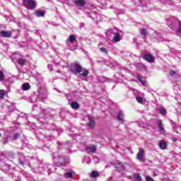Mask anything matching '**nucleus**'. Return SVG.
Masks as SVG:
<instances>
[{"label":"nucleus","mask_w":181,"mask_h":181,"mask_svg":"<svg viewBox=\"0 0 181 181\" xmlns=\"http://www.w3.org/2000/svg\"><path fill=\"white\" fill-rule=\"evenodd\" d=\"M71 71L75 74V76H77V74H80V73L83 71V66H81L78 62H74L71 66Z\"/></svg>","instance_id":"obj_1"},{"label":"nucleus","mask_w":181,"mask_h":181,"mask_svg":"<svg viewBox=\"0 0 181 181\" xmlns=\"http://www.w3.org/2000/svg\"><path fill=\"white\" fill-rule=\"evenodd\" d=\"M23 5L27 9H35L36 8L35 0H23Z\"/></svg>","instance_id":"obj_2"},{"label":"nucleus","mask_w":181,"mask_h":181,"mask_svg":"<svg viewBox=\"0 0 181 181\" xmlns=\"http://www.w3.org/2000/svg\"><path fill=\"white\" fill-rule=\"evenodd\" d=\"M66 163H69V157L64 158L59 156L57 163V166H63V165H66Z\"/></svg>","instance_id":"obj_3"},{"label":"nucleus","mask_w":181,"mask_h":181,"mask_svg":"<svg viewBox=\"0 0 181 181\" xmlns=\"http://www.w3.org/2000/svg\"><path fill=\"white\" fill-rule=\"evenodd\" d=\"M39 98L41 100H45V98H47V90L45 88H40L39 89Z\"/></svg>","instance_id":"obj_4"},{"label":"nucleus","mask_w":181,"mask_h":181,"mask_svg":"<svg viewBox=\"0 0 181 181\" xmlns=\"http://www.w3.org/2000/svg\"><path fill=\"white\" fill-rule=\"evenodd\" d=\"M96 151H97V146L90 145V146H88L86 148V151L87 152V153H95Z\"/></svg>","instance_id":"obj_5"},{"label":"nucleus","mask_w":181,"mask_h":181,"mask_svg":"<svg viewBox=\"0 0 181 181\" xmlns=\"http://www.w3.org/2000/svg\"><path fill=\"white\" fill-rule=\"evenodd\" d=\"M144 57L148 63H153L155 62V57L151 54H146Z\"/></svg>","instance_id":"obj_6"},{"label":"nucleus","mask_w":181,"mask_h":181,"mask_svg":"<svg viewBox=\"0 0 181 181\" xmlns=\"http://www.w3.org/2000/svg\"><path fill=\"white\" fill-rule=\"evenodd\" d=\"M74 4L76 8H83L86 5V0H74Z\"/></svg>","instance_id":"obj_7"},{"label":"nucleus","mask_w":181,"mask_h":181,"mask_svg":"<svg viewBox=\"0 0 181 181\" xmlns=\"http://www.w3.org/2000/svg\"><path fill=\"white\" fill-rule=\"evenodd\" d=\"M144 156H145V151L140 148L136 156L138 160H139L140 162H144Z\"/></svg>","instance_id":"obj_8"},{"label":"nucleus","mask_w":181,"mask_h":181,"mask_svg":"<svg viewBox=\"0 0 181 181\" xmlns=\"http://www.w3.org/2000/svg\"><path fill=\"white\" fill-rule=\"evenodd\" d=\"M157 124H158L159 132H160V134H165L166 133V131L165 130V128H163V124H162V120H158Z\"/></svg>","instance_id":"obj_9"},{"label":"nucleus","mask_w":181,"mask_h":181,"mask_svg":"<svg viewBox=\"0 0 181 181\" xmlns=\"http://www.w3.org/2000/svg\"><path fill=\"white\" fill-rule=\"evenodd\" d=\"M88 121L89 123L88 124V127H89V128H94V127L95 126V119H94V117L89 116Z\"/></svg>","instance_id":"obj_10"},{"label":"nucleus","mask_w":181,"mask_h":181,"mask_svg":"<svg viewBox=\"0 0 181 181\" xmlns=\"http://www.w3.org/2000/svg\"><path fill=\"white\" fill-rule=\"evenodd\" d=\"M34 15L37 16V18H43L45 15H46V12L43 11L42 10H37L35 13Z\"/></svg>","instance_id":"obj_11"},{"label":"nucleus","mask_w":181,"mask_h":181,"mask_svg":"<svg viewBox=\"0 0 181 181\" xmlns=\"http://www.w3.org/2000/svg\"><path fill=\"white\" fill-rule=\"evenodd\" d=\"M0 35L3 37H11V36H12V33L9 30H3L1 31Z\"/></svg>","instance_id":"obj_12"},{"label":"nucleus","mask_w":181,"mask_h":181,"mask_svg":"<svg viewBox=\"0 0 181 181\" xmlns=\"http://www.w3.org/2000/svg\"><path fill=\"white\" fill-rule=\"evenodd\" d=\"M27 62L28 59L25 57H21L18 59V63L20 66H25Z\"/></svg>","instance_id":"obj_13"},{"label":"nucleus","mask_w":181,"mask_h":181,"mask_svg":"<svg viewBox=\"0 0 181 181\" xmlns=\"http://www.w3.org/2000/svg\"><path fill=\"white\" fill-rule=\"evenodd\" d=\"M117 119L118 121H122L124 122V112L122 110H119L117 114Z\"/></svg>","instance_id":"obj_14"},{"label":"nucleus","mask_w":181,"mask_h":181,"mask_svg":"<svg viewBox=\"0 0 181 181\" xmlns=\"http://www.w3.org/2000/svg\"><path fill=\"white\" fill-rule=\"evenodd\" d=\"M73 175H74V172L69 171L64 173V176L66 179H73Z\"/></svg>","instance_id":"obj_15"},{"label":"nucleus","mask_w":181,"mask_h":181,"mask_svg":"<svg viewBox=\"0 0 181 181\" xmlns=\"http://www.w3.org/2000/svg\"><path fill=\"white\" fill-rule=\"evenodd\" d=\"M121 40V35L118 33H115L113 36V42H118Z\"/></svg>","instance_id":"obj_16"},{"label":"nucleus","mask_w":181,"mask_h":181,"mask_svg":"<svg viewBox=\"0 0 181 181\" xmlns=\"http://www.w3.org/2000/svg\"><path fill=\"white\" fill-rule=\"evenodd\" d=\"M136 100L137 103H139V104H144V103H145V101H146L145 99L139 95H136Z\"/></svg>","instance_id":"obj_17"},{"label":"nucleus","mask_w":181,"mask_h":181,"mask_svg":"<svg viewBox=\"0 0 181 181\" xmlns=\"http://www.w3.org/2000/svg\"><path fill=\"white\" fill-rule=\"evenodd\" d=\"M70 105L74 110H78L80 107V105H78V103L77 102H72L70 103Z\"/></svg>","instance_id":"obj_18"},{"label":"nucleus","mask_w":181,"mask_h":181,"mask_svg":"<svg viewBox=\"0 0 181 181\" xmlns=\"http://www.w3.org/2000/svg\"><path fill=\"white\" fill-rule=\"evenodd\" d=\"M22 90L23 91H28V90H30V85L28 83H25L22 86Z\"/></svg>","instance_id":"obj_19"},{"label":"nucleus","mask_w":181,"mask_h":181,"mask_svg":"<svg viewBox=\"0 0 181 181\" xmlns=\"http://www.w3.org/2000/svg\"><path fill=\"white\" fill-rule=\"evenodd\" d=\"M158 110L161 115H166V109L165 107L160 106L158 107Z\"/></svg>","instance_id":"obj_20"},{"label":"nucleus","mask_w":181,"mask_h":181,"mask_svg":"<svg viewBox=\"0 0 181 181\" xmlns=\"http://www.w3.org/2000/svg\"><path fill=\"white\" fill-rule=\"evenodd\" d=\"M168 146V144H166V142L161 141L159 143V147L160 148V149L165 150L166 149Z\"/></svg>","instance_id":"obj_21"},{"label":"nucleus","mask_w":181,"mask_h":181,"mask_svg":"<svg viewBox=\"0 0 181 181\" xmlns=\"http://www.w3.org/2000/svg\"><path fill=\"white\" fill-rule=\"evenodd\" d=\"M81 73L82 74H81V76H82V77H87V76H88V74H89L88 70H87L84 68H83Z\"/></svg>","instance_id":"obj_22"},{"label":"nucleus","mask_w":181,"mask_h":181,"mask_svg":"<svg viewBox=\"0 0 181 181\" xmlns=\"http://www.w3.org/2000/svg\"><path fill=\"white\" fill-rule=\"evenodd\" d=\"M137 80L141 83L143 84V86H146V81L142 80V76H137Z\"/></svg>","instance_id":"obj_23"},{"label":"nucleus","mask_w":181,"mask_h":181,"mask_svg":"<svg viewBox=\"0 0 181 181\" xmlns=\"http://www.w3.org/2000/svg\"><path fill=\"white\" fill-rule=\"evenodd\" d=\"M100 176V174L98 171H93L90 174V177H98Z\"/></svg>","instance_id":"obj_24"},{"label":"nucleus","mask_w":181,"mask_h":181,"mask_svg":"<svg viewBox=\"0 0 181 181\" xmlns=\"http://www.w3.org/2000/svg\"><path fill=\"white\" fill-rule=\"evenodd\" d=\"M164 1H165L164 4L166 6H169V5H173V1H172L170 0H164Z\"/></svg>","instance_id":"obj_25"},{"label":"nucleus","mask_w":181,"mask_h":181,"mask_svg":"<svg viewBox=\"0 0 181 181\" xmlns=\"http://www.w3.org/2000/svg\"><path fill=\"white\" fill-rule=\"evenodd\" d=\"M75 40H76V35H71L69 36V42H71V43H73V42H74Z\"/></svg>","instance_id":"obj_26"},{"label":"nucleus","mask_w":181,"mask_h":181,"mask_svg":"<svg viewBox=\"0 0 181 181\" xmlns=\"http://www.w3.org/2000/svg\"><path fill=\"white\" fill-rule=\"evenodd\" d=\"M5 78V75L2 71H0V81H4Z\"/></svg>","instance_id":"obj_27"},{"label":"nucleus","mask_w":181,"mask_h":181,"mask_svg":"<svg viewBox=\"0 0 181 181\" xmlns=\"http://www.w3.org/2000/svg\"><path fill=\"white\" fill-rule=\"evenodd\" d=\"M138 124L139 127H141V128H145V127L146 126V124H145V122L142 121H139Z\"/></svg>","instance_id":"obj_28"},{"label":"nucleus","mask_w":181,"mask_h":181,"mask_svg":"<svg viewBox=\"0 0 181 181\" xmlns=\"http://www.w3.org/2000/svg\"><path fill=\"white\" fill-rule=\"evenodd\" d=\"M134 179L136 180L141 181L142 178L141 177V175L139 174H135Z\"/></svg>","instance_id":"obj_29"},{"label":"nucleus","mask_w":181,"mask_h":181,"mask_svg":"<svg viewBox=\"0 0 181 181\" xmlns=\"http://www.w3.org/2000/svg\"><path fill=\"white\" fill-rule=\"evenodd\" d=\"M140 32H141V35L142 36H146V35L148 33L146 32V29H145V28L141 29Z\"/></svg>","instance_id":"obj_30"},{"label":"nucleus","mask_w":181,"mask_h":181,"mask_svg":"<svg viewBox=\"0 0 181 181\" xmlns=\"http://www.w3.org/2000/svg\"><path fill=\"white\" fill-rule=\"evenodd\" d=\"M5 97V90H0V98L2 100Z\"/></svg>","instance_id":"obj_31"},{"label":"nucleus","mask_w":181,"mask_h":181,"mask_svg":"<svg viewBox=\"0 0 181 181\" xmlns=\"http://www.w3.org/2000/svg\"><path fill=\"white\" fill-rule=\"evenodd\" d=\"M48 168V170H49V172H53V170H54V165H48L47 166Z\"/></svg>","instance_id":"obj_32"},{"label":"nucleus","mask_w":181,"mask_h":181,"mask_svg":"<svg viewBox=\"0 0 181 181\" xmlns=\"http://www.w3.org/2000/svg\"><path fill=\"white\" fill-rule=\"evenodd\" d=\"M100 52H102V53H105V54H108V51H107L105 47H101L100 48Z\"/></svg>","instance_id":"obj_33"},{"label":"nucleus","mask_w":181,"mask_h":181,"mask_svg":"<svg viewBox=\"0 0 181 181\" xmlns=\"http://www.w3.org/2000/svg\"><path fill=\"white\" fill-rule=\"evenodd\" d=\"M177 32L181 34V22H179V26L177 29Z\"/></svg>","instance_id":"obj_34"},{"label":"nucleus","mask_w":181,"mask_h":181,"mask_svg":"<svg viewBox=\"0 0 181 181\" xmlns=\"http://www.w3.org/2000/svg\"><path fill=\"white\" fill-rule=\"evenodd\" d=\"M175 23L174 22H172L170 23V20H168L167 21V25H168V26H170V28H172V25L174 24Z\"/></svg>","instance_id":"obj_35"},{"label":"nucleus","mask_w":181,"mask_h":181,"mask_svg":"<svg viewBox=\"0 0 181 181\" xmlns=\"http://www.w3.org/2000/svg\"><path fill=\"white\" fill-rule=\"evenodd\" d=\"M146 181H154L152 177L149 176L146 177Z\"/></svg>","instance_id":"obj_36"},{"label":"nucleus","mask_w":181,"mask_h":181,"mask_svg":"<svg viewBox=\"0 0 181 181\" xmlns=\"http://www.w3.org/2000/svg\"><path fill=\"white\" fill-rule=\"evenodd\" d=\"M47 67H48L49 70H50V71H52V70H53V66L52 64H48Z\"/></svg>","instance_id":"obj_37"},{"label":"nucleus","mask_w":181,"mask_h":181,"mask_svg":"<svg viewBox=\"0 0 181 181\" xmlns=\"http://www.w3.org/2000/svg\"><path fill=\"white\" fill-rule=\"evenodd\" d=\"M20 136H21V134H19V133H16L14 135V139H18V138H19Z\"/></svg>","instance_id":"obj_38"},{"label":"nucleus","mask_w":181,"mask_h":181,"mask_svg":"<svg viewBox=\"0 0 181 181\" xmlns=\"http://www.w3.org/2000/svg\"><path fill=\"white\" fill-rule=\"evenodd\" d=\"M20 160V165H22V166H23L25 165V162L23 161L22 160Z\"/></svg>","instance_id":"obj_39"},{"label":"nucleus","mask_w":181,"mask_h":181,"mask_svg":"<svg viewBox=\"0 0 181 181\" xmlns=\"http://www.w3.org/2000/svg\"><path fill=\"white\" fill-rule=\"evenodd\" d=\"M170 76H175V72L173 71H170Z\"/></svg>","instance_id":"obj_40"},{"label":"nucleus","mask_w":181,"mask_h":181,"mask_svg":"<svg viewBox=\"0 0 181 181\" xmlns=\"http://www.w3.org/2000/svg\"><path fill=\"white\" fill-rule=\"evenodd\" d=\"M173 141V142H176L177 141V138H174Z\"/></svg>","instance_id":"obj_41"},{"label":"nucleus","mask_w":181,"mask_h":181,"mask_svg":"<svg viewBox=\"0 0 181 181\" xmlns=\"http://www.w3.org/2000/svg\"><path fill=\"white\" fill-rule=\"evenodd\" d=\"M161 1V2H163V4H165V0H164V1H162V0H160Z\"/></svg>","instance_id":"obj_42"},{"label":"nucleus","mask_w":181,"mask_h":181,"mask_svg":"<svg viewBox=\"0 0 181 181\" xmlns=\"http://www.w3.org/2000/svg\"><path fill=\"white\" fill-rule=\"evenodd\" d=\"M93 159L95 160V159H97V157L94 158Z\"/></svg>","instance_id":"obj_43"},{"label":"nucleus","mask_w":181,"mask_h":181,"mask_svg":"<svg viewBox=\"0 0 181 181\" xmlns=\"http://www.w3.org/2000/svg\"><path fill=\"white\" fill-rule=\"evenodd\" d=\"M141 95H144V94H143V93H141Z\"/></svg>","instance_id":"obj_44"}]
</instances>
